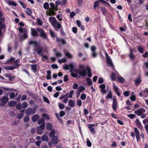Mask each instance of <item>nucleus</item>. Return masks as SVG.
Returning <instances> with one entry per match:
<instances>
[{"mask_svg":"<svg viewBox=\"0 0 148 148\" xmlns=\"http://www.w3.org/2000/svg\"><path fill=\"white\" fill-rule=\"evenodd\" d=\"M52 142L49 141L48 143L49 148H51L52 146V144L56 145L59 142V139L58 136H53L51 138Z\"/></svg>","mask_w":148,"mask_h":148,"instance_id":"1","label":"nucleus"},{"mask_svg":"<svg viewBox=\"0 0 148 148\" xmlns=\"http://www.w3.org/2000/svg\"><path fill=\"white\" fill-rule=\"evenodd\" d=\"M34 51L36 52L38 55H40L43 59L45 58L47 59L48 57L47 56L44 55L42 54V53L43 51V50L42 47H38L37 49H34Z\"/></svg>","mask_w":148,"mask_h":148,"instance_id":"2","label":"nucleus"},{"mask_svg":"<svg viewBox=\"0 0 148 148\" xmlns=\"http://www.w3.org/2000/svg\"><path fill=\"white\" fill-rule=\"evenodd\" d=\"M37 29L39 32L41 37L43 38L44 39H46L47 40H49L46 33L43 29L38 28Z\"/></svg>","mask_w":148,"mask_h":148,"instance_id":"3","label":"nucleus"},{"mask_svg":"<svg viewBox=\"0 0 148 148\" xmlns=\"http://www.w3.org/2000/svg\"><path fill=\"white\" fill-rule=\"evenodd\" d=\"M45 126V123H43L39 126H37L36 127V130L37 134L39 135L42 134L43 132V130Z\"/></svg>","mask_w":148,"mask_h":148,"instance_id":"4","label":"nucleus"},{"mask_svg":"<svg viewBox=\"0 0 148 148\" xmlns=\"http://www.w3.org/2000/svg\"><path fill=\"white\" fill-rule=\"evenodd\" d=\"M36 112V109L34 108H28L25 111V114L27 115H30L34 114Z\"/></svg>","mask_w":148,"mask_h":148,"instance_id":"5","label":"nucleus"},{"mask_svg":"<svg viewBox=\"0 0 148 148\" xmlns=\"http://www.w3.org/2000/svg\"><path fill=\"white\" fill-rule=\"evenodd\" d=\"M18 30L20 33L24 32L23 36L21 37V38L25 39L27 37V32L26 29H25V31L22 27H21L18 28Z\"/></svg>","mask_w":148,"mask_h":148,"instance_id":"6","label":"nucleus"},{"mask_svg":"<svg viewBox=\"0 0 148 148\" xmlns=\"http://www.w3.org/2000/svg\"><path fill=\"white\" fill-rule=\"evenodd\" d=\"M8 101V97L6 96L3 97L1 99V103L0 104V105L2 106H5Z\"/></svg>","mask_w":148,"mask_h":148,"instance_id":"7","label":"nucleus"},{"mask_svg":"<svg viewBox=\"0 0 148 148\" xmlns=\"http://www.w3.org/2000/svg\"><path fill=\"white\" fill-rule=\"evenodd\" d=\"M145 112V110L143 108H140L139 109L135 110L134 113L138 116H140L143 114Z\"/></svg>","mask_w":148,"mask_h":148,"instance_id":"8","label":"nucleus"},{"mask_svg":"<svg viewBox=\"0 0 148 148\" xmlns=\"http://www.w3.org/2000/svg\"><path fill=\"white\" fill-rule=\"evenodd\" d=\"M116 99L115 97H114L113 99V102L112 105V108L113 110H116L117 107L118 106Z\"/></svg>","mask_w":148,"mask_h":148,"instance_id":"9","label":"nucleus"},{"mask_svg":"<svg viewBox=\"0 0 148 148\" xmlns=\"http://www.w3.org/2000/svg\"><path fill=\"white\" fill-rule=\"evenodd\" d=\"M53 26L55 30L57 31H58L62 27L61 25L58 21Z\"/></svg>","mask_w":148,"mask_h":148,"instance_id":"10","label":"nucleus"},{"mask_svg":"<svg viewBox=\"0 0 148 148\" xmlns=\"http://www.w3.org/2000/svg\"><path fill=\"white\" fill-rule=\"evenodd\" d=\"M49 20L52 26L58 21L56 18L53 16L50 17L49 18Z\"/></svg>","mask_w":148,"mask_h":148,"instance_id":"11","label":"nucleus"},{"mask_svg":"<svg viewBox=\"0 0 148 148\" xmlns=\"http://www.w3.org/2000/svg\"><path fill=\"white\" fill-rule=\"evenodd\" d=\"M95 124H90L88 126V127L90 131L92 134H94L95 133V130L93 128L95 126Z\"/></svg>","mask_w":148,"mask_h":148,"instance_id":"12","label":"nucleus"},{"mask_svg":"<svg viewBox=\"0 0 148 148\" xmlns=\"http://www.w3.org/2000/svg\"><path fill=\"white\" fill-rule=\"evenodd\" d=\"M31 34L33 36H38L37 31L36 30L34 29L31 28Z\"/></svg>","mask_w":148,"mask_h":148,"instance_id":"13","label":"nucleus"},{"mask_svg":"<svg viewBox=\"0 0 148 148\" xmlns=\"http://www.w3.org/2000/svg\"><path fill=\"white\" fill-rule=\"evenodd\" d=\"M99 88H101V90L103 93H105L106 92V90H105L106 88V85L105 84L100 85Z\"/></svg>","mask_w":148,"mask_h":148,"instance_id":"14","label":"nucleus"},{"mask_svg":"<svg viewBox=\"0 0 148 148\" xmlns=\"http://www.w3.org/2000/svg\"><path fill=\"white\" fill-rule=\"evenodd\" d=\"M113 86L115 93L118 96H120V93L119 92L118 88L114 83H113Z\"/></svg>","mask_w":148,"mask_h":148,"instance_id":"15","label":"nucleus"},{"mask_svg":"<svg viewBox=\"0 0 148 148\" xmlns=\"http://www.w3.org/2000/svg\"><path fill=\"white\" fill-rule=\"evenodd\" d=\"M106 60L108 66H111L112 68L114 66L112 63V60L111 58L107 59Z\"/></svg>","mask_w":148,"mask_h":148,"instance_id":"16","label":"nucleus"},{"mask_svg":"<svg viewBox=\"0 0 148 148\" xmlns=\"http://www.w3.org/2000/svg\"><path fill=\"white\" fill-rule=\"evenodd\" d=\"M39 116L38 115L36 114L34 115L32 117V120L34 122H36L39 119Z\"/></svg>","mask_w":148,"mask_h":148,"instance_id":"17","label":"nucleus"},{"mask_svg":"<svg viewBox=\"0 0 148 148\" xmlns=\"http://www.w3.org/2000/svg\"><path fill=\"white\" fill-rule=\"evenodd\" d=\"M86 69L80 70L79 74L82 77H85L86 75Z\"/></svg>","mask_w":148,"mask_h":148,"instance_id":"18","label":"nucleus"},{"mask_svg":"<svg viewBox=\"0 0 148 148\" xmlns=\"http://www.w3.org/2000/svg\"><path fill=\"white\" fill-rule=\"evenodd\" d=\"M29 45L33 44L34 46L36 47L35 49H37L38 47H40L38 45L37 42L35 41H33V40H31L29 41Z\"/></svg>","mask_w":148,"mask_h":148,"instance_id":"19","label":"nucleus"},{"mask_svg":"<svg viewBox=\"0 0 148 148\" xmlns=\"http://www.w3.org/2000/svg\"><path fill=\"white\" fill-rule=\"evenodd\" d=\"M134 51V49H130V53L129 55L130 58L132 60H134L135 58L133 53V52Z\"/></svg>","mask_w":148,"mask_h":148,"instance_id":"20","label":"nucleus"},{"mask_svg":"<svg viewBox=\"0 0 148 148\" xmlns=\"http://www.w3.org/2000/svg\"><path fill=\"white\" fill-rule=\"evenodd\" d=\"M50 5L51 8L50 9H51V10H54V11H56L58 10L57 7L53 3H50Z\"/></svg>","mask_w":148,"mask_h":148,"instance_id":"21","label":"nucleus"},{"mask_svg":"<svg viewBox=\"0 0 148 148\" xmlns=\"http://www.w3.org/2000/svg\"><path fill=\"white\" fill-rule=\"evenodd\" d=\"M16 104V102L14 101H11L8 103L9 106L10 107L14 106Z\"/></svg>","mask_w":148,"mask_h":148,"instance_id":"22","label":"nucleus"},{"mask_svg":"<svg viewBox=\"0 0 148 148\" xmlns=\"http://www.w3.org/2000/svg\"><path fill=\"white\" fill-rule=\"evenodd\" d=\"M75 101L72 100H70L68 102V105L71 107H73L75 105Z\"/></svg>","mask_w":148,"mask_h":148,"instance_id":"23","label":"nucleus"},{"mask_svg":"<svg viewBox=\"0 0 148 148\" xmlns=\"http://www.w3.org/2000/svg\"><path fill=\"white\" fill-rule=\"evenodd\" d=\"M41 139L43 141L47 142L49 141V138L47 136L43 135L42 136Z\"/></svg>","mask_w":148,"mask_h":148,"instance_id":"24","label":"nucleus"},{"mask_svg":"<svg viewBox=\"0 0 148 148\" xmlns=\"http://www.w3.org/2000/svg\"><path fill=\"white\" fill-rule=\"evenodd\" d=\"M37 64H32L31 65V69L32 70L34 73H36L37 71Z\"/></svg>","mask_w":148,"mask_h":148,"instance_id":"25","label":"nucleus"},{"mask_svg":"<svg viewBox=\"0 0 148 148\" xmlns=\"http://www.w3.org/2000/svg\"><path fill=\"white\" fill-rule=\"evenodd\" d=\"M3 68L6 70H13L14 69V68L13 67V66H5L3 67Z\"/></svg>","mask_w":148,"mask_h":148,"instance_id":"26","label":"nucleus"},{"mask_svg":"<svg viewBox=\"0 0 148 148\" xmlns=\"http://www.w3.org/2000/svg\"><path fill=\"white\" fill-rule=\"evenodd\" d=\"M86 69L88 70V76L89 77H91L92 76V73L91 72L90 68L88 66L86 67Z\"/></svg>","mask_w":148,"mask_h":148,"instance_id":"27","label":"nucleus"},{"mask_svg":"<svg viewBox=\"0 0 148 148\" xmlns=\"http://www.w3.org/2000/svg\"><path fill=\"white\" fill-rule=\"evenodd\" d=\"M26 11H25V12L29 16H32V10L29 8H27L26 9Z\"/></svg>","mask_w":148,"mask_h":148,"instance_id":"28","label":"nucleus"},{"mask_svg":"<svg viewBox=\"0 0 148 148\" xmlns=\"http://www.w3.org/2000/svg\"><path fill=\"white\" fill-rule=\"evenodd\" d=\"M49 33L51 36L52 38L57 37V35L56 33L53 32L52 30H49Z\"/></svg>","mask_w":148,"mask_h":148,"instance_id":"29","label":"nucleus"},{"mask_svg":"<svg viewBox=\"0 0 148 148\" xmlns=\"http://www.w3.org/2000/svg\"><path fill=\"white\" fill-rule=\"evenodd\" d=\"M47 129L48 130H51L52 129V125L50 123H47L46 127Z\"/></svg>","mask_w":148,"mask_h":148,"instance_id":"30","label":"nucleus"},{"mask_svg":"<svg viewBox=\"0 0 148 148\" xmlns=\"http://www.w3.org/2000/svg\"><path fill=\"white\" fill-rule=\"evenodd\" d=\"M101 10L103 14L105 16L107 14L106 9V8L104 7H101Z\"/></svg>","mask_w":148,"mask_h":148,"instance_id":"31","label":"nucleus"},{"mask_svg":"<svg viewBox=\"0 0 148 148\" xmlns=\"http://www.w3.org/2000/svg\"><path fill=\"white\" fill-rule=\"evenodd\" d=\"M64 53L66 56H67L69 58H72V55L67 51H64Z\"/></svg>","mask_w":148,"mask_h":148,"instance_id":"32","label":"nucleus"},{"mask_svg":"<svg viewBox=\"0 0 148 148\" xmlns=\"http://www.w3.org/2000/svg\"><path fill=\"white\" fill-rule=\"evenodd\" d=\"M141 82L140 78L139 77L135 80V84L136 86L138 85Z\"/></svg>","mask_w":148,"mask_h":148,"instance_id":"33","label":"nucleus"},{"mask_svg":"<svg viewBox=\"0 0 148 148\" xmlns=\"http://www.w3.org/2000/svg\"><path fill=\"white\" fill-rule=\"evenodd\" d=\"M117 79L121 83H123L125 81V79L120 75L118 76Z\"/></svg>","mask_w":148,"mask_h":148,"instance_id":"34","label":"nucleus"},{"mask_svg":"<svg viewBox=\"0 0 148 148\" xmlns=\"http://www.w3.org/2000/svg\"><path fill=\"white\" fill-rule=\"evenodd\" d=\"M43 6L44 8L46 10H48L49 8V3L47 2L45 3L44 4Z\"/></svg>","mask_w":148,"mask_h":148,"instance_id":"35","label":"nucleus"},{"mask_svg":"<svg viewBox=\"0 0 148 148\" xmlns=\"http://www.w3.org/2000/svg\"><path fill=\"white\" fill-rule=\"evenodd\" d=\"M22 106L23 108H25L28 106V104L26 101L23 102L22 103Z\"/></svg>","mask_w":148,"mask_h":148,"instance_id":"36","label":"nucleus"},{"mask_svg":"<svg viewBox=\"0 0 148 148\" xmlns=\"http://www.w3.org/2000/svg\"><path fill=\"white\" fill-rule=\"evenodd\" d=\"M86 81L87 83L90 86L92 84V82L91 79L89 78H86Z\"/></svg>","mask_w":148,"mask_h":148,"instance_id":"37","label":"nucleus"},{"mask_svg":"<svg viewBox=\"0 0 148 148\" xmlns=\"http://www.w3.org/2000/svg\"><path fill=\"white\" fill-rule=\"evenodd\" d=\"M85 88L83 86H82L79 87V88L77 90V92H80L84 90Z\"/></svg>","mask_w":148,"mask_h":148,"instance_id":"38","label":"nucleus"},{"mask_svg":"<svg viewBox=\"0 0 148 148\" xmlns=\"http://www.w3.org/2000/svg\"><path fill=\"white\" fill-rule=\"evenodd\" d=\"M99 5V2L98 1H95L94 3V8L95 9L96 8H98Z\"/></svg>","mask_w":148,"mask_h":148,"instance_id":"39","label":"nucleus"},{"mask_svg":"<svg viewBox=\"0 0 148 148\" xmlns=\"http://www.w3.org/2000/svg\"><path fill=\"white\" fill-rule=\"evenodd\" d=\"M18 2L22 6L23 8H24L25 9L26 8L27 5L23 2H21V1H18Z\"/></svg>","mask_w":148,"mask_h":148,"instance_id":"40","label":"nucleus"},{"mask_svg":"<svg viewBox=\"0 0 148 148\" xmlns=\"http://www.w3.org/2000/svg\"><path fill=\"white\" fill-rule=\"evenodd\" d=\"M86 144L88 147H90L92 146V143L88 138L86 139Z\"/></svg>","mask_w":148,"mask_h":148,"instance_id":"41","label":"nucleus"},{"mask_svg":"<svg viewBox=\"0 0 148 148\" xmlns=\"http://www.w3.org/2000/svg\"><path fill=\"white\" fill-rule=\"evenodd\" d=\"M134 131L135 134V136L140 135V133L138 129L136 127L134 129Z\"/></svg>","mask_w":148,"mask_h":148,"instance_id":"42","label":"nucleus"},{"mask_svg":"<svg viewBox=\"0 0 148 148\" xmlns=\"http://www.w3.org/2000/svg\"><path fill=\"white\" fill-rule=\"evenodd\" d=\"M16 107V108L18 110H21L22 108V105H21L20 103H19L17 104Z\"/></svg>","mask_w":148,"mask_h":148,"instance_id":"43","label":"nucleus"},{"mask_svg":"<svg viewBox=\"0 0 148 148\" xmlns=\"http://www.w3.org/2000/svg\"><path fill=\"white\" fill-rule=\"evenodd\" d=\"M8 4L9 5H12L14 6H16V3L14 1H9L8 2Z\"/></svg>","mask_w":148,"mask_h":148,"instance_id":"44","label":"nucleus"},{"mask_svg":"<svg viewBox=\"0 0 148 148\" xmlns=\"http://www.w3.org/2000/svg\"><path fill=\"white\" fill-rule=\"evenodd\" d=\"M67 61L66 59L65 58H64L61 59H59L58 60V62L60 63H61L63 62H65Z\"/></svg>","mask_w":148,"mask_h":148,"instance_id":"45","label":"nucleus"},{"mask_svg":"<svg viewBox=\"0 0 148 148\" xmlns=\"http://www.w3.org/2000/svg\"><path fill=\"white\" fill-rule=\"evenodd\" d=\"M143 48L142 47H138V50L141 53H143Z\"/></svg>","mask_w":148,"mask_h":148,"instance_id":"46","label":"nucleus"},{"mask_svg":"<svg viewBox=\"0 0 148 148\" xmlns=\"http://www.w3.org/2000/svg\"><path fill=\"white\" fill-rule=\"evenodd\" d=\"M111 80L114 81L116 78V75L114 73H112L111 75Z\"/></svg>","mask_w":148,"mask_h":148,"instance_id":"47","label":"nucleus"},{"mask_svg":"<svg viewBox=\"0 0 148 148\" xmlns=\"http://www.w3.org/2000/svg\"><path fill=\"white\" fill-rule=\"evenodd\" d=\"M112 97V93L111 91L107 95L106 97V99H111Z\"/></svg>","mask_w":148,"mask_h":148,"instance_id":"48","label":"nucleus"},{"mask_svg":"<svg viewBox=\"0 0 148 148\" xmlns=\"http://www.w3.org/2000/svg\"><path fill=\"white\" fill-rule=\"evenodd\" d=\"M42 117L43 118H45V119L47 120L49 119V116L45 113H43L42 115Z\"/></svg>","mask_w":148,"mask_h":148,"instance_id":"49","label":"nucleus"},{"mask_svg":"<svg viewBox=\"0 0 148 148\" xmlns=\"http://www.w3.org/2000/svg\"><path fill=\"white\" fill-rule=\"evenodd\" d=\"M55 134V131L54 130L52 131L49 134V137H51L55 136L54 135Z\"/></svg>","mask_w":148,"mask_h":148,"instance_id":"50","label":"nucleus"},{"mask_svg":"<svg viewBox=\"0 0 148 148\" xmlns=\"http://www.w3.org/2000/svg\"><path fill=\"white\" fill-rule=\"evenodd\" d=\"M44 121H45V119L42 118L40 119L38 121V124L39 125H40L41 124H42L43 123H44Z\"/></svg>","mask_w":148,"mask_h":148,"instance_id":"51","label":"nucleus"},{"mask_svg":"<svg viewBox=\"0 0 148 148\" xmlns=\"http://www.w3.org/2000/svg\"><path fill=\"white\" fill-rule=\"evenodd\" d=\"M86 97V95L85 93L82 94L80 96V98L82 100H84L85 99Z\"/></svg>","mask_w":148,"mask_h":148,"instance_id":"52","label":"nucleus"},{"mask_svg":"<svg viewBox=\"0 0 148 148\" xmlns=\"http://www.w3.org/2000/svg\"><path fill=\"white\" fill-rule=\"evenodd\" d=\"M78 88V84L75 83L73 84V88L74 89H77Z\"/></svg>","mask_w":148,"mask_h":148,"instance_id":"53","label":"nucleus"},{"mask_svg":"<svg viewBox=\"0 0 148 148\" xmlns=\"http://www.w3.org/2000/svg\"><path fill=\"white\" fill-rule=\"evenodd\" d=\"M59 107L60 109L62 110L65 107V105L62 103H59Z\"/></svg>","mask_w":148,"mask_h":148,"instance_id":"54","label":"nucleus"},{"mask_svg":"<svg viewBox=\"0 0 148 148\" xmlns=\"http://www.w3.org/2000/svg\"><path fill=\"white\" fill-rule=\"evenodd\" d=\"M60 32L61 34L63 36L66 35V34L65 32H64L63 27H62L60 29Z\"/></svg>","mask_w":148,"mask_h":148,"instance_id":"55","label":"nucleus"},{"mask_svg":"<svg viewBox=\"0 0 148 148\" xmlns=\"http://www.w3.org/2000/svg\"><path fill=\"white\" fill-rule=\"evenodd\" d=\"M23 120L24 122H27L29 121V118L28 116H25L23 119Z\"/></svg>","mask_w":148,"mask_h":148,"instance_id":"56","label":"nucleus"},{"mask_svg":"<svg viewBox=\"0 0 148 148\" xmlns=\"http://www.w3.org/2000/svg\"><path fill=\"white\" fill-rule=\"evenodd\" d=\"M74 93V91L73 90H72L69 93V98H72L73 97V95Z\"/></svg>","mask_w":148,"mask_h":148,"instance_id":"57","label":"nucleus"},{"mask_svg":"<svg viewBox=\"0 0 148 148\" xmlns=\"http://www.w3.org/2000/svg\"><path fill=\"white\" fill-rule=\"evenodd\" d=\"M15 94L14 92H12L10 95V99H12L15 97Z\"/></svg>","mask_w":148,"mask_h":148,"instance_id":"58","label":"nucleus"},{"mask_svg":"<svg viewBox=\"0 0 148 148\" xmlns=\"http://www.w3.org/2000/svg\"><path fill=\"white\" fill-rule=\"evenodd\" d=\"M43 98L45 102L47 103L48 104L49 103V101L47 98L45 96H43Z\"/></svg>","mask_w":148,"mask_h":148,"instance_id":"59","label":"nucleus"},{"mask_svg":"<svg viewBox=\"0 0 148 148\" xmlns=\"http://www.w3.org/2000/svg\"><path fill=\"white\" fill-rule=\"evenodd\" d=\"M65 114V112L63 111H61L60 112L59 114L60 117H62Z\"/></svg>","mask_w":148,"mask_h":148,"instance_id":"60","label":"nucleus"},{"mask_svg":"<svg viewBox=\"0 0 148 148\" xmlns=\"http://www.w3.org/2000/svg\"><path fill=\"white\" fill-rule=\"evenodd\" d=\"M130 92V91H127L124 92H123L124 95L126 97H128L129 95Z\"/></svg>","mask_w":148,"mask_h":148,"instance_id":"61","label":"nucleus"},{"mask_svg":"<svg viewBox=\"0 0 148 148\" xmlns=\"http://www.w3.org/2000/svg\"><path fill=\"white\" fill-rule=\"evenodd\" d=\"M27 98V96L25 95H23L21 97V101H23L26 99Z\"/></svg>","mask_w":148,"mask_h":148,"instance_id":"62","label":"nucleus"},{"mask_svg":"<svg viewBox=\"0 0 148 148\" xmlns=\"http://www.w3.org/2000/svg\"><path fill=\"white\" fill-rule=\"evenodd\" d=\"M135 116L136 115L135 114H130L127 115V116L131 119H133Z\"/></svg>","mask_w":148,"mask_h":148,"instance_id":"63","label":"nucleus"},{"mask_svg":"<svg viewBox=\"0 0 148 148\" xmlns=\"http://www.w3.org/2000/svg\"><path fill=\"white\" fill-rule=\"evenodd\" d=\"M143 122L144 124H146L147 123H148V117H147L146 119H144L143 120Z\"/></svg>","mask_w":148,"mask_h":148,"instance_id":"64","label":"nucleus"}]
</instances>
